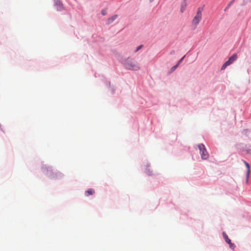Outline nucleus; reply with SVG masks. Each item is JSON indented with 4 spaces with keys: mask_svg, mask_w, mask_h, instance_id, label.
Masks as SVG:
<instances>
[{
    "mask_svg": "<svg viewBox=\"0 0 251 251\" xmlns=\"http://www.w3.org/2000/svg\"><path fill=\"white\" fill-rule=\"evenodd\" d=\"M178 65H176L172 67L169 73L171 74L172 72H173L177 68Z\"/></svg>",
    "mask_w": 251,
    "mask_h": 251,
    "instance_id": "10",
    "label": "nucleus"
},
{
    "mask_svg": "<svg viewBox=\"0 0 251 251\" xmlns=\"http://www.w3.org/2000/svg\"><path fill=\"white\" fill-rule=\"evenodd\" d=\"M142 45H141V46H139V47L137 48V49L135 51H136H136H138L139 50H140V49L142 48Z\"/></svg>",
    "mask_w": 251,
    "mask_h": 251,
    "instance_id": "12",
    "label": "nucleus"
},
{
    "mask_svg": "<svg viewBox=\"0 0 251 251\" xmlns=\"http://www.w3.org/2000/svg\"><path fill=\"white\" fill-rule=\"evenodd\" d=\"M244 163L246 167L247 168V174H246V179H247V181H248V179L249 177V175H250V171H251L250 166L249 164L248 163H247L246 161H244Z\"/></svg>",
    "mask_w": 251,
    "mask_h": 251,
    "instance_id": "6",
    "label": "nucleus"
},
{
    "mask_svg": "<svg viewBox=\"0 0 251 251\" xmlns=\"http://www.w3.org/2000/svg\"><path fill=\"white\" fill-rule=\"evenodd\" d=\"M101 14L103 15H105L106 14V11L105 10H102L101 11Z\"/></svg>",
    "mask_w": 251,
    "mask_h": 251,
    "instance_id": "13",
    "label": "nucleus"
},
{
    "mask_svg": "<svg viewBox=\"0 0 251 251\" xmlns=\"http://www.w3.org/2000/svg\"><path fill=\"white\" fill-rule=\"evenodd\" d=\"M198 148L200 150V153L201 158L202 159H207L208 158L209 155L204 145L200 144L198 145Z\"/></svg>",
    "mask_w": 251,
    "mask_h": 251,
    "instance_id": "2",
    "label": "nucleus"
},
{
    "mask_svg": "<svg viewBox=\"0 0 251 251\" xmlns=\"http://www.w3.org/2000/svg\"><path fill=\"white\" fill-rule=\"evenodd\" d=\"M95 193V191L93 189L90 188L85 191V195L86 196L93 195Z\"/></svg>",
    "mask_w": 251,
    "mask_h": 251,
    "instance_id": "7",
    "label": "nucleus"
},
{
    "mask_svg": "<svg viewBox=\"0 0 251 251\" xmlns=\"http://www.w3.org/2000/svg\"><path fill=\"white\" fill-rule=\"evenodd\" d=\"M237 58V55L236 54H234L231 57H229L228 60L226 61L222 66L221 70H225L226 67L232 63Z\"/></svg>",
    "mask_w": 251,
    "mask_h": 251,
    "instance_id": "4",
    "label": "nucleus"
},
{
    "mask_svg": "<svg viewBox=\"0 0 251 251\" xmlns=\"http://www.w3.org/2000/svg\"><path fill=\"white\" fill-rule=\"evenodd\" d=\"M184 58V56H183L182 58H181L178 62V63H177L176 65H178V66H179V65L180 64V63L182 62V61L183 60V58Z\"/></svg>",
    "mask_w": 251,
    "mask_h": 251,
    "instance_id": "11",
    "label": "nucleus"
},
{
    "mask_svg": "<svg viewBox=\"0 0 251 251\" xmlns=\"http://www.w3.org/2000/svg\"><path fill=\"white\" fill-rule=\"evenodd\" d=\"M117 17V15H115L112 17L109 18L107 20L108 24H110L112 23Z\"/></svg>",
    "mask_w": 251,
    "mask_h": 251,
    "instance_id": "9",
    "label": "nucleus"
},
{
    "mask_svg": "<svg viewBox=\"0 0 251 251\" xmlns=\"http://www.w3.org/2000/svg\"><path fill=\"white\" fill-rule=\"evenodd\" d=\"M124 65L126 69L133 71H138L140 68L139 65L137 63L129 59L126 60Z\"/></svg>",
    "mask_w": 251,
    "mask_h": 251,
    "instance_id": "1",
    "label": "nucleus"
},
{
    "mask_svg": "<svg viewBox=\"0 0 251 251\" xmlns=\"http://www.w3.org/2000/svg\"><path fill=\"white\" fill-rule=\"evenodd\" d=\"M186 1H187V0H183V2H182L181 8V12H183V11L185 10L186 6L187 5Z\"/></svg>",
    "mask_w": 251,
    "mask_h": 251,
    "instance_id": "8",
    "label": "nucleus"
},
{
    "mask_svg": "<svg viewBox=\"0 0 251 251\" xmlns=\"http://www.w3.org/2000/svg\"><path fill=\"white\" fill-rule=\"evenodd\" d=\"M223 235L226 242L229 245V247L231 249L233 250L235 248V246L233 243H231L230 239L228 237V236L226 235L225 232H223Z\"/></svg>",
    "mask_w": 251,
    "mask_h": 251,
    "instance_id": "5",
    "label": "nucleus"
},
{
    "mask_svg": "<svg viewBox=\"0 0 251 251\" xmlns=\"http://www.w3.org/2000/svg\"><path fill=\"white\" fill-rule=\"evenodd\" d=\"M201 19V12L198 11L192 22V25L194 28H196Z\"/></svg>",
    "mask_w": 251,
    "mask_h": 251,
    "instance_id": "3",
    "label": "nucleus"
}]
</instances>
